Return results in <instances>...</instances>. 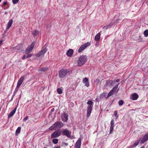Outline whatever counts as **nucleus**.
<instances>
[{"mask_svg": "<svg viewBox=\"0 0 148 148\" xmlns=\"http://www.w3.org/2000/svg\"><path fill=\"white\" fill-rule=\"evenodd\" d=\"M87 60V56L85 55H82L79 58L77 61V65L78 66H82L86 62Z\"/></svg>", "mask_w": 148, "mask_h": 148, "instance_id": "nucleus-2", "label": "nucleus"}, {"mask_svg": "<svg viewBox=\"0 0 148 148\" xmlns=\"http://www.w3.org/2000/svg\"><path fill=\"white\" fill-rule=\"evenodd\" d=\"M55 128V125L54 124L53 125L49 127V130H52L54 129Z\"/></svg>", "mask_w": 148, "mask_h": 148, "instance_id": "nucleus-38", "label": "nucleus"}, {"mask_svg": "<svg viewBox=\"0 0 148 148\" xmlns=\"http://www.w3.org/2000/svg\"><path fill=\"white\" fill-rule=\"evenodd\" d=\"M1 6L3 8V5H1Z\"/></svg>", "mask_w": 148, "mask_h": 148, "instance_id": "nucleus-54", "label": "nucleus"}, {"mask_svg": "<svg viewBox=\"0 0 148 148\" xmlns=\"http://www.w3.org/2000/svg\"><path fill=\"white\" fill-rule=\"evenodd\" d=\"M139 37H140V36H139Z\"/></svg>", "mask_w": 148, "mask_h": 148, "instance_id": "nucleus-55", "label": "nucleus"}, {"mask_svg": "<svg viewBox=\"0 0 148 148\" xmlns=\"http://www.w3.org/2000/svg\"><path fill=\"white\" fill-rule=\"evenodd\" d=\"M32 55L31 54H29L27 56L24 55L22 58V60H24L26 58H30L32 56Z\"/></svg>", "mask_w": 148, "mask_h": 148, "instance_id": "nucleus-27", "label": "nucleus"}, {"mask_svg": "<svg viewBox=\"0 0 148 148\" xmlns=\"http://www.w3.org/2000/svg\"><path fill=\"white\" fill-rule=\"evenodd\" d=\"M140 140H137L134 143V144L132 146V147H134L137 146Z\"/></svg>", "mask_w": 148, "mask_h": 148, "instance_id": "nucleus-26", "label": "nucleus"}, {"mask_svg": "<svg viewBox=\"0 0 148 148\" xmlns=\"http://www.w3.org/2000/svg\"><path fill=\"white\" fill-rule=\"evenodd\" d=\"M93 102L91 100L88 101L87 102V104L89 105L87 108V117H88L90 115L92 110L93 107Z\"/></svg>", "mask_w": 148, "mask_h": 148, "instance_id": "nucleus-3", "label": "nucleus"}, {"mask_svg": "<svg viewBox=\"0 0 148 148\" xmlns=\"http://www.w3.org/2000/svg\"><path fill=\"white\" fill-rule=\"evenodd\" d=\"M95 82L97 85L99 84L100 82V80L98 79H97L95 81Z\"/></svg>", "mask_w": 148, "mask_h": 148, "instance_id": "nucleus-41", "label": "nucleus"}, {"mask_svg": "<svg viewBox=\"0 0 148 148\" xmlns=\"http://www.w3.org/2000/svg\"><path fill=\"white\" fill-rule=\"evenodd\" d=\"M140 148H145V147L144 146H142Z\"/></svg>", "mask_w": 148, "mask_h": 148, "instance_id": "nucleus-52", "label": "nucleus"}, {"mask_svg": "<svg viewBox=\"0 0 148 148\" xmlns=\"http://www.w3.org/2000/svg\"><path fill=\"white\" fill-rule=\"evenodd\" d=\"M61 133V131L60 130H56L51 134V136L52 138H55L59 136Z\"/></svg>", "mask_w": 148, "mask_h": 148, "instance_id": "nucleus-5", "label": "nucleus"}, {"mask_svg": "<svg viewBox=\"0 0 148 148\" xmlns=\"http://www.w3.org/2000/svg\"><path fill=\"white\" fill-rule=\"evenodd\" d=\"M18 102L19 100L18 101L17 104L16 106V107L14 108V109L12 111L10 112L9 114L8 115V117L9 119L15 113V112L16 110L17 107L18 105Z\"/></svg>", "mask_w": 148, "mask_h": 148, "instance_id": "nucleus-11", "label": "nucleus"}, {"mask_svg": "<svg viewBox=\"0 0 148 148\" xmlns=\"http://www.w3.org/2000/svg\"><path fill=\"white\" fill-rule=\"evenodd\" d=\"M60 146H56L54 147L53 148H60Z\"/></svg>", "mask_w": 148, "mask_h": 148, "instance_id": "nucleus-47", "label": "nucleus"}, {"mask_svg": "<svg viewBox=\"0 0 148 148\" xmlns=\"http://www.w3.org/2000/svg\"><path fill=\"white\" fill-rule=\"evenodd\" d=\"M48 45V43L47 42L46 43V44L44 45V46L43 47V48H47V47Z\"/></svg>", "mask_w": 148, "mask_h": 148, "instance_id": "nucleus-43", "label": "nucleus"}, {"mask_svg": "<svg viewBox=\"0 0 148 148\" xmlns=\"http://www.w3.org/2000/svg\"><path fill=\"white\" fill-rule=\"evenodd\" d=\"M144 36L147 37L148 36V30H145L143 33Z\"/></svg>", "mask_w": 148, "mask_h": 148, "instance_id": "nucleus-30", "label": "nucleus"}, {"mask_svg": "<svg viewBox=\"0 0 148 148\" xmlns=\"http://www.w3.org/2000/svg\"><path fill=\"white\" fill-rule=\"evenodd\" d=\"M2 0H0V2H1V1Z\"/></svg>", "mask_w": 148, "mask_h": 148, "instance_id": "nucleus-57", "label": "nucleus"}, {"mask_svg": "<svg viewBox=\"0 0 148 148\" xmlns=\"http://www.w3.org/2000/svg\"><path fill=\"white\" fill-rule=\"evenodd\" d=\"M13 48L14 49H16L18 50L22 49V44H19L16 46V47H14Z\"/></svg>", "mask_w": 148, "mask_h": 148, "instance_id": "nucleus-21", "label": "nucleus"}, {"mask_svg": "<svg viewBox=\"0 0 148 148\" xmlns=\"http://www.w3.org/2000/svg\"><path fill=\"white\" fill-rule=\"evenodd\" d=\"M58 139H53L52 140V142L54 144H56L58 143Z\"/></svg>", "mask_w": 148, "mask_h": 148, "instance_id": "nucleus-31", "label": "nucleus"}, {"mask_svg": "<svg viewBox=\"0 0 148 148\" xmlns=\"http://www.w3.org/2000/svg\"><path fill=\"white\" fill-rule=\"evenodd\" d=\"M47 50L48 49L47 48H43L42 47V49L41 51L43 53L45 54L47 51Z\"/></svg>", "mask_w": 148, "mask_h": 148, "instance_id": "nucleus-34", "label": "nucleus"}, {"mask_svg": "<svg viewBox=\"0 0 148 148\" xmlns=\"http://www.w3.org/2000/svg\"><path fill=\"white\" fill-rule=\"evenodd\" d=\"M124 101L122 100H120L118 102L119 105L120 106H122L123 103Z\"/></svg>", "mask_w": 148, "mask_h": 148, "instance_id": "nucleus-36", "label": "nucleus"}, {"mask_svg": "<svg viewBox=\"0 0 148 148\" xmlns=\"http://www.w3.org/2000/svg\"><path fill=\"white\" fill-rule=\"evenodd\" d=\"M101 34L98 33L95 36V40L96 41H99L100 39Z\"/></svg>", "mask_w": 148, "mask_h": 148, "instance_id": "nucleus-22", "label": "nucleus"}, {"mask_svg": "<svg viewBox=\"0 0 148 148\" xmlns=\"http://www.w3.org/2000/svg\"><path fill=\"white\" fill-rule=\"evenodd\" d=\"M57 92L58 94H61L62 92V90L60 88H58L57 90Z\"/></svg>", "mask_w": 148, "mask_h": 148, "instance_id": "nucleus-33", "label": "nucleus"}, {"mask_svg": "<svg viewBox=\"0 0 148 148\" xmlns=\"http://www.w3.org/2000/svg\"><path fill=\"white\" fill-rule=\"evenodd\" d=\"M35 45V42L34 41L26 49L25 53L26 54L29 53H30L32 50L33 48Z\"/></svg>", "mask_w": 148, "mask_h": 148, "instance_id": "nucleus-6", "label": "nucleus"}, {"mask_svg": "<svg viewBox=\"0 0 148 148\" xmlns=\"http://www.w3.org/2000/svg\"><path fill=\"white\" fill-rule=\"evenodd\" d=\"M32 33L33 36L35 37L39 34V32L38 30H36L32 32Z\"/></svg>", "mask_w": 148, "mask_h": 148, "instance_id": "nucleus-24", "label": "nucleus"}, {"mask_svg": "<svg viewBox=\"0 0 148 148\" xmlns=\"http://www.w3.org/2000/svg\"><path fill=\"white\" fill-rule=\"evenodd\" d=\"M25 76H22L20 78V79H19L17 82L16 87V88H17L18 89V88L22 84L23 81L25 79Z\"/></svg>", "mask_w": 148, "mask_h": 148, "instance_id": "nucleus-9", "label": "nucleus"}, {"mask_svg": "<svg viewBox=\"0 0 148 148\" xmlns=\"http://www.w3.org/2000/svg\"><path fill=\"white\" fill-rule=\"evenodd\" d=\"M114 80L115 82L116 83V82H120V79H114Z\"/></svg>", "mask_w": 148, "mask_h": 148, "instance_id": "nucleus-44", "label": "nucleus"}, {"mask_svg": "<svg viewBox=\"0 0 148 148\" xmlns=\"http://www.w3.org/2000/svg\"><path fill=\"white\" fill-rule=\"evenodd\" d=\"M77 28L78 29H79V27H78Z\"/></svg>", "mask_w": 148, "mask_h": 148, "instance_id": "nucleus-56", "label": "nucleus"}, {"mask_svg": "<svg viewBox=\"0 0 148 148\" xmlns=\"http://www.w3.org/2000/svg\"><path fill=\"white\" fill-rule=\"evenodd\" d=\"M70 73V71L68 69L63 68L60 70L59 72V77L61 78L66 77V76Z\"/></svg>", "mask_w": 148, "mask_h": 148, "instance_id": "nucleus-1", "label": "nucleus"}, {"mask_svg": "<svg viewBox=\"0 0 148 148\" xmlns=\"http://www.w3.org/2000/svg\"><path fill=\"white\" fill-rule=\"evenodd\" d=\"M44 54L41 51L39 53L37 54L36 56L38 57H40Z\"/></svg>", "mask_w": 148, "mask_h": 148, "instance_id": "nucleus-32", "label": "nucleus"}, {"mask_svg": "<svg viewBox=\"0 0 148 148\" xmlns=\"http://www.w3.org/2000/svg\"><path fill=\"white\" fill-rule=\"evenodd\" d=\"M54 111V108H52L51 110V112H53Z\"/></svg>", "mask_w": 148, "mask_h": 148, "instance_id": "nucleus-49", "label": "nucleus"}, {"mask_svg": "<svg viewBox=\"0 0 148 148\" xmlns=\"http://www.w3.org/2000/svg\"><path fill=\"white\" fill-rule=\"evenodd\" d=\"M90 45V43L88 42L85 43L83 45H82L78 49V52L79 53L81 52L83 50L85 49L88 46Z\"/></svg>", "mask_w": 148, "mask_h": 148, "instance_id": "nucleus-8", "label": "nucleus"}, {"mask_svg": "<svg viewBox=\"0 0 148 148\" xmlns=\"http://www.w3.org/2000/svg\"><path fill=\"white\" fill-rule=\"evenodd\" d=\"M44 148H47V147H44Z\"/></svg>", "mask_w": 148, "mask_h": 148, "instance_id": "nucleus-58", "label": "nucleus"}, {"mask_svg": "<svg viewBox=\"0 0 148 148\" xmlns=\"http://www.w3.org/2000/svg\"><path fill=\"white\" fill-rule=\"evenodd\" d=\"M83 82L86 87H88L89 86L88 79L87 78L85 77L83 79Z\"/></svg>", "mask_w": 148, "mask_h": 148, "instance_id": "nucleus-16", "label": "nucleus"}, {"mask_svg": "<svg viewBox=\"0 0 148 148\" xmlns=\"http://www.w3.org/2000/svg\"><path fill=\"white\" fill-rule=\"evenodd\" d=\"M19 0H12V2L13 4H16L18 3Z\"/></svg>", "mask_w": 148, "mask_h": 148, "instance_id": "nucleus-40", "label": "nucleus"}, {"mask_svg": "<svg viewBox=\"0 0 148 148\" xmlns=\"http://www.w3.org/2000/svg\"><path fill=\"white\" fill-rule=\"evenodd\" d=\"M21 130V127H18L16 131V134H18L20 133Z\"/></svg>", "mask_w": 148, "mask_h": 148, "instance_id": "nucleus-29", "label": "nucleus"}, {"mask_svg": "<svg viewBox=\"0 0 148 148\" xmlns=\"http://www.w3.org/2000/svg\"><path fill=\"white\" fill-rule=\"evenodd\" d=\"M2 42H3V41L2 40H1L0 41V45H1L2 43Z\"/></svg>", "mask_w": 148, "mask_h": 148, "instance_id": "nucleus-51", "label": "nucleus"}, {"mask_svg": "<svg viewBox=\"0 0 148 148\" xmlns=\"http://www.w3.org/2000/svg\"><path fill=\"white\" fill-rule=\"evenodd\" d=\"M114 126V123L113 120H112L110 122V134H111L113 132V128Z\"/></svg>", "mask_w": 148, "mask_h": 148, "instance_id": "nucleus-14", "label": "nucleus"}, {"mask_svg": "<svg viewBox=\"0 0 148 148\" xmlns=\"http://www.w3.org/2000/svg\"><path fill=\"white\" fill-rule=\"evenodd\" d=\"M148 140V134H146L143 136L141 140L140 143L141 144H143L145 142Z\"/></svg>", "mask_w": 148, "mask_h": 148, "instance_id": "nucleus-15", "label": "nucleus"}, {"mask_svg": "<svg viewBox=\"0 0 148 148\" xmlns=\"http://www.w3.org/2000/svg\"><path fill=\"white\" fill-rule=\"evenodd\" d=\"M18 89H17V88H16L14 92L13 93V95L12 96V98L10 100L9 102H10L11 101H12L13 99V98L15 96V94H16V93L17 92L18 90Z\"/></svg>", "mask_w": 148, "mask_h": 148, "instance_id": "nucleus-23", "label": "nucleus"}, {"mask_svg": "<svg viewBox=\"0 0 148 148\" xmlns=\"http://www.w3.org/2000/svg\"><path fill=\"white\" fill-rule=\"evenodd\" d=\"M69 106L70 107H73V104L71 102H70L69 103Z\"/></svg>", "mask_w": 148, "mask_h": 148, "instance_id": "nucleus-42", "label": "nucleus"}, {"mask_svg": "<svg viewBox=\"0 0 148 148\" xmlns=\"http://www.w3.org/2000/svg\"><path fill=\"white\" fill-rule=\"evenodd\" d=\"M114 114V116L116 117V119H117L118 117V115L117 113V111L116 110L115 111Z\"/></svg>", "mask_w": 148, "mask_h": 148, "instance_id": "nucleus-35", "label": "nucleus"}, {"mask_svg": "<svg viewBox=\"0 0 148 148\" xmlns=\"http://www.w3.org/2000/svg\"><path fill=\"white\" fill-rule=\"evenodd\" d=\"M141 41V39L140 38L138 40V42H140Z\"/></svg>", "mask_w": 148, "mask_h": 148, "instance_id": "nucleus-50", "label": "nucleus"}, {"mask_svg": "<svg viewBox=\"0 0 148 148\" xmlns=\"http://www.w3.org/2000/svg\"><path fill=\"white\" fill-rule=\"evenodd\" d=\"M73 50L70 49L67 51L66 53V54L68 56L71 57L73 55Z\"/></svg>", "mask_w": 148, "mask_h": 148, "instance_id": "nucleus-18", "label": "nucleus"}, {"mask_svg": "<svg viewBox=\"0 0 148 148\" xmlns=\"http://www.w3.org/2000/svg\"><path fill=\"white\" fill-rule=\"evenodd\" d=\"M21 98V96H19V100Z\"/></svg>", "mask_w": 148, "mask_h": 148, "instance_id": "nucleus-53", "label": "nucleus"}, {"mask_svg": "<svg viewBox=\"0 0 148 148\" xmlns=\"http://www.w3.org/2000/svg\"><path fill=\"white\" fill-rule=\"evenodd\" d=\"M120 83L116 85L115 86L110 90L108 95L107 97L112 95L114 92H117L119 90V88H118V86Z\"/></svg>", "mask_w": 148, "mask_h": 148, "instance_id": "nucleus-4", "label": "nucleus"}, {"mask_svg": "<svg viewBox=\"0 0 148 148\" xmlns=\"http://www.w3.org/2000/svg\"><path fill=\"white\" fill-rule=\"evenodd\" d=\"M105 96V93H103L100 95V98L101 99H103L104 97Z\"/></svg>", "mask_w": 148, "mask_h": 148, "instance_id": "nucleus-39", "label": "nucleus"}, {"mask_svg": "<svg viewBox=\"0 0 148 148\" xmlns=\"http://www.w3.org/2000/svg\"><path fill=\"white\" fill-rule=\"evenodd\" d=\"M47 69V68L46 67H42L38 70V71H40L41 72H43L45 71Z\"/></svg>", "mask_w": 148, "mask_h": 148, "instance_id": "nucleus-28", "label": "nucleus"}, {"mask_svg": "<svg viewBox=\"0 0 148 148\" xmlns=\"http://www.w3.org/2000/svg\"><path fill=\"white\" fill-rule=\"evenodd\" d=\"M64 144L65 145V146H67L68 145V144L67 143H64Z\"/></svg>", "mask_w": 148, "mask_h": 148, "instance_id": "nucleus-48", "label": "nucleus"}, {"mask_svg": "<svg viewBox=\"0 0 148 148\" xmlns=\"http://www.w3.org/2000/svg\"><path fill=\"white\" fill-rule=\"evenodd\" d=\"M7 2H4L3 3V5H6L7 4Z\"/></svg>", "mask_w": 148, "mask_h": 148, "instance_id": "nucleus-46", "label": "nucleus"}, {"mask_svg": "<svg viewBox=\"0 0 148 148\" xmlns=\"http://www.w3.org/2000/svg\"><path fill=\"white\" fill-rule=\"evenodd\" d=\"M28 119V116H27L23 119V121H25Z\"/></svg>", "mask_w": 148, "mask_h": 148, "instance_id": "nucleus-45", "label": "nucleus"}, {"mask_svg": "<svg viewBox=\"0 0 148 148\" xmlns=\"http://www.w3.org/2000/svg\"><path fill=\"white\" fill-rule=\"evenodd\" d=\"M55 127V128H60L62 127L64 125L61 121H57L54 124Z\"/></svg>", "mask_w": 148, "mask_h": 148, "instance_id": "nucleus-10", "label": "nucleus"}, {"mask_svg": "<svg viewBox=\"0 0 148 148\" xmlns=\"http://www.w3.org/2000/svg\"><path fill=\"white\" fill-rule=\"evenodd\" d=\"M82 142V140L79 138L76 141L75 145V148H80Z\"/></svg>", "mask_w": 148, "mask_h": 148, "instance_id": "nucleus-12", "label": "nucleus"}, {"mask_svg": "<svg viewBox=\"0 0 148 148\" xmlns=\"http://www.w3.org/2000/svg\"><path fill=\"white\" fill-rule=\"evenodd\" d=\"M112 24H110L108 25L105 26L103 27V29H104V30H105L106 29H108L109 28H110L112 26Z\"/></svg>", "mask_w": 148, "mask_h": 148, "instance_id": "nucleus-25", "label": "nucleus"}, {"mask_svg": "<svg viewBox=\"0 0 148 148\" xmlns=\"http://www.w3.org/2000/svg\"><path fill=\"white\" fill-rule=\"evenodd\" d=\"M61 118L63 121L66 122L68 120V115L64 113L61 115Z\"/></svg>", "mask_w": 148, "mask_h": 148, "instance_id": "nucleus-13", "label": "nucleus"}, {"mask_svg": "<svg viewBox=\"0 0 148 148\" xmlns=\"http://www.w3.org/2000/svg\"><path fill=\"white\" fill-rule=\"evenodd\" d=\"M13 21L12 19L9 20L6 27V30L8 29L11 26L13 23Z\"/></svg>", "mask_w": 148, "mask_h": 148, "instance_id": "nucleus-20", "label": "nucleus"}, {"mask_svg": "<svg viewBox=\"0 0 148 148\" xmlns=\"http://www.w3.org/2000/svg\"><path fill=\"white\" fill-rule=\"evenodd\" d=\"M111 86H113L115 85L116 84L114 80H111Z\"/></svg>", "mask_w": 148, "mask_h": 148, "instance_id": "nucleus-37", "label": "nucleus"}, {"mask_svg": "<svg viewBox=\"0 0 148 148\" xmlns=\"http://www.w3.org/2000/svg\"><path fill=\"white\" fill-rule=\"evenodd\" d=\"M111 80H107L106 81L105 83V87L106 88H108V87L112 86L111 84Z\"/></svg>", "mask_w": 148, "mask_h": 148, "instance_id": "nucleus-19", "label": "nucleus"}, {"mask_svg": "<svg viewBox=\"0 0 148 148\" xmlns=\"http://www.w3.org/2000/svg\"><path fill=\"white\" fill-rule=\"evenodd\" d=\"M138 97V95L136 93L132 94L130 97V99L133 100H136Z\"/></svg>", "mask_w": 148, "mask_h": 148, "instance_id": "nucleus-17", "label": "nucleus"}, {"mask_svg": "<svg viewBox=\"0 0 148 148\" xmlns=\"http://www.w3.org/2000/svg\"><path fill=\"white\" fill-rule=\"evenodd\" d=\"M62 133L63 136H66L69 138L71 137V132L67 129L63 130L62 132Z\"/></svg>", "mask_w": 148, "mask_h": 148, "instance_id": "nucleus-7", "label": "nucleus"}]
</instances>
